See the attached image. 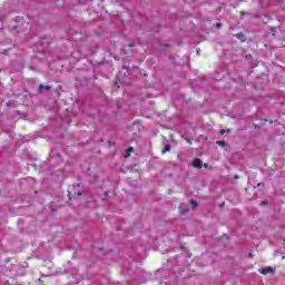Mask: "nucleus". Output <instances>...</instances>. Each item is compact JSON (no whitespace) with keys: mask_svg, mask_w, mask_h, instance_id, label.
<instances>
[{"mask_svg":"<svg viewBox=\"0 0 285 285\" xmlns=\"http://www.w3.org/2000/svg\"><path fill=\"white\" fill-rule=\"evenodd\" d=\"M78 197H81V193H78Z\"/></svg>","mask_w":285,"mask_h":285,"instance_id":"17","label":"nucleus"},{"mask_svg":"<svg viewBox=\"0 0 285 285\" xmlns=\"http://www.w3.org/2000/svg\"><path fill=\"white\" fill-rule=\"evenodd\" d=\"M219 135H226V130L220 129Z\"/></svg>","mask_w":285,"mask_h":285,"instance_id":"11","label":"nucleus"},{"mask_svg":"<svg viewBox=\"0 0 285 285\" xmlns=\"http://www.w3.org/2000/svg\"><path fill=\"white\" fill-rule=\"evenodd\" d=\"M39 90H40V92H43V90H52V87H50V86H45V85H40V86H39Z\"/></svg>","mask_w":285,"mask_h":285,"instance_id":"3","label":"nucleus"},{"mask_svg":"<svg viewBox=\"0 0 285 285\" xmlns=\"http://www.w3.org/2000/svg\"><path fill=\"white\" fill-rule=\"evenodd\" d=\"M170 145H166L161 151L163 155H166V153H170Z\"/></svg>","mask_w":285,"mask_h":285,"instance_id":"5","label":"nucleus"},{"mask_svg":"<svg viewBox=\"0 0 285 285\" xmlns=\"http://www.w3.org/2000/svg\"><path fill=\"white\" fill-rule=\"evenodd\" d=\"M134 47H135V45H134V43H130V45H129V48H134Z\"/></svg>","mask_w":285,"mask_h":285,"instance_id":"14","label":"nucleus"},{"mask_svg":"<svg viewBox=\"0 0 285 285\" xmlns=\"http://www.w3.org/2000/svg\"><path fill=\"white\" fill-rule=\"evenodd\" d=\"M132 150H134L132 147H129V148L127 149V157H130V153H132Z\"/></svg>","mask_w":285,"mask_h":285,"instance_id":"7","label":"nucleus"},{"mask_svg":"<svg viewBox=\"0 0 285 285\" xmlns=\"http://www.w3.org/2000/svg\"><path fill=\"white\" fill-rule=\"evenodd\" d=\"M204 167H205V168H208V165H207V164H205V165H204Z\"/></svg>","mask_w":285,"mask_h":285,"instance_id":"16","label":"nucleus"},{"mask_svg":"<svg viewBox=\"0 0 285 285\" xmlns=\"http://www.w3.org/2000/svg\"><path fill=\"white\" fill-rule=\"evenodd\" d=\"M189 204H190L193 210H195V209L197 208V206H199V205L197 204V202H195V199H190V200H189Z\"/></svg>","mask_w":285,"mask_h":285,"instance_id":"4","label":"nucleus"},{"mask_svg":"<svg viewBox=\"0 0 285 285\" xmlns=\"http://www.w3.org/2000/svg\"><path fill=\"white\" fill-rule=\"evenodd\" d=\"M272 32H275V27L272 28Z\"/></svg>","mask_w":285,"mask_h":285,"instance_id":"15","label":"nucleus"},{"mask_svg":"<svg viewBox=\"0 0 285 285\" xmlns=\"http://www.w3.org/2000/svg\"><path fill=\"white\" fill-rule=\"evenodd\" d=\"M267 205H268V203L266 200L261 203V206H267Z\"/></svg>","mask_w":285,"mask_h":285,"instance_id":"10","label":"nucleus"},{"mask_svg":"<svg viewBox=\"0 0 285 285\" xmlns=\"http://www.w3.org/2000/svg\"><path fill=\"white\" fill-rule=\"evenodd\" d=\"M1 19H2V18H1V16H0V21H1Z\"/></svg>","mask_w":285,"mask_h":285,"instance_id":"20","label":"nucleus"},{"mask_svg":"<svg viewBox=\"0 0 285 285\" xmlns=\"http://www.w3.org/2000/svg\"><path fill=\"white\" fill-rule=\"evenodd\" d=\"M234 179H239V176H238V175H235V176H234Z\"/></svg>","mask_w":285,"mask_h":285,"instance_id":"13","label":"nucleus"},{"mask_svg":"<svg viewBox=\"0 0 285 285\" xmlns=\"http://www.w3.org/2000/svg\"><path fill=\"white\" fill-rule=\"evenodd\" d=\"M255 128H259V127L255 126Z\"/></svg>","mask_w":285,"mask_h":285,"instance_id":"21","label":"nucleus"},{"mask_svg":"<svg viewBox=\"0 0 285 285\" xmlns=\"http://www.w3.org/2000/svg\"><path fill=\"white\" fill-rule=\"evenodd\" d=\"M92 184H97V176H94V179H91Z\"/></svg>","mask_w":285,"mask_h":285,"instance_id":"9","label":"nucleus"},{"mask_svg":"<svg viewBox=\"0 0 285 285\" xmlns=\"http://www.w3.org/2000/svg\"><path fill=\"white\" fill-rule=\"evenodd\" d=\"M236 37H237L238 39H242V33H237Z\"/></svg>","mask_w":285,"mask_h":285,"instance_id":"12","label":"nucleus"},{"mask_svg":"<svg viewBox=\"0 0 285 285\" xmlns=\"http://www.w3.org/2000/svg\"><path fill=\"white\" fill-rule=\"evenodd\" d=\"M257 186H262V183H258V185Z\"/></svg>","mask_w":285,"mask_h":285,"instance_id":"18","label":"nucleus"},{"mask_svg":"<svg viewBox=\"0 0 285 285\" xmlns=\"http://www.w3.org/2000/svg\"><path fill=\"white\" fill-rule=\"evenodd\" d=\"M268 273H274L273 267L267 266L261 271L262 275H268Z\"/></svg>","mask_w":285,"mask_h":285,"instance_id":"2","label":"nucleus"},{"mask_svg":"<svg viewBox=\"0 0 285 285\" xmlns=\"http://www.w3.org/2000/svg\"><path fill=\"white\" fill-rule=\"evenodd\" d=\"M216 144H217V146H226V141H224V140H218V141H216Z\"/></svg>","mask_w":285,"mask_h":285,"instance_id":"6","label":"nucleus"},{"mask_svg":"<svg viewBox=\"0 0 285 285\" xmlns=\"http://www.w3.org/2000/svg\"><path fill=\"white\" fill-rule=\"evenodd\" d=\"M8 52V50H4V55Z\"/></svg>","mask_w":285,"mask_h":285,"instance_id":"19","label":"nucleus"},{"mask_svg":"<svg viewBox=\"0 0 285 285\" xmlns=\"http://www.w3.org/2000/svg\"><path fill=\"white\" fill-rule=\"evenodd\" d=\"M193 166H194V168L202 169V168H204V163H202V159L195 158L194 161H193Z\"/></svg>","mask_w":285,"mask_h":285,"instance_id":"1","label":"nucleus"},{"mask_svg":"<svg viewBox=\"0 0 285 285\" xmlns=\"http://www.w3.org/2000/svg\"><path fill=\"white\" fill-rule=\"evenodd\" d=\"M222 22H218V23H216V28L219 30V28H222Z\"/></svg>","mask_w":285,"mask_h":285,"instance_id":"8","label":"nucleus"}]
</instances>
